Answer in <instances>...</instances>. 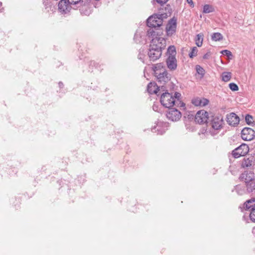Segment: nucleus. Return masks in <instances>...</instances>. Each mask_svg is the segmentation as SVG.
<instances>
[{"label": "nucleus", "instance_id": "obj_8", "mask_svg": "<svg viewBox=\"0 0 255 255\" xmlns=\"http://www.w3.org/2000/svg\"><path fill=\"white\" fill-rule=\"evenodd\" d=\"M177 20L173 17L170 19L166 26V31L168 36L172 35L176 32Z\"/></svg>", "mask_w": 255, "mask_h": 255}, {"label": "nucleus", "instance_id": "obj_27", "mask_svg": "<svg viewBox=\"0 0 255 255\" xmlns=\"http://www.w3.org/2000/svg\"><path fill=\"white\" fill-rule=\"evenodd\" d=\"M201 98H195L192 99V103L195 106H200Z\"/></svg>", "mask_w": 255, "mask_h": 255}, {"label": "nucleus", "instance_id": "obj_3", "mask_svg": "<svg viewBox=\"0 0 255 255\" xmlns=\"http://www.w3.org/2000/svg\"><path fill=\"white\" fill-rule=\"evenodd\" d=\"M163 14H156L150 16L147 19V25L150 27V29H153L155 32H160V35L162 31L160 29H155L156 27H159L163 23Z\"/></svg>", "mask_w": 255, "mask_h": 255}, {"label": "nucleus", "instance_id": "obj_1", "mask_svg": "<svg viewBox=\"0 0 255 255\" xmlns=\"http://www.w3.org/2000/svg\"><path fill=\"white\" fill-rule=\"evenodd\" d=\"M160 33L152 29L147 30V35L152 38L148 52L150 61H155L159 59L161 55L162 50L165 47L166 40L160 36Z\"/></svg>", "mask_w": 255, "mask_h": 255}, {"label": "nucleus", "instance_id": "obj_31", "mask_svg": "<svg viewBox=\"0 0 255 255\" xmlns=\"http://www.w3.org/2000/svg\"><path fill=\"white\" fill-rule=\"evenodd\" d=\"M250 218L253 222L255 223V209L250 212Z\"/></svg>", "mask_w": 255, "mask_h": 255}, {"label": "nucleus", "instance_id": "obj_13", "mask_svg": "<svg viewBox=\"0 0 255 255\" xmlns=\"http://www.w3.org/2000/svg\"><path fill=\"white\" fill-rule=\"evenodd\" d=\"M227 122L229 125L235 126L240 122L239 118L234 113H232L227 116Z\"/></svg>", "mask_w": 255, "mask_h": 255}, {"label": "nucleus", "instance_id": "obj_40", "mask_svg": "<svg viewBox=\"0 0 255 255\" xmlns=\"http://www.w3.org/2000/svg\"><path fill=\"white\" fill-rule=\"evenodd\" d=\"M153 109L154 110H155V109H156V108H154V106H153Z\"/></svg>", "mask_w": 255, "mask_h": 255}, {"label": "nucleus", "instance_id": "obj_4", "mask_svg": "<svg viewBox=\"0 0 255 255\" xmlns=\"http://www.w3.org/2000/svg\"><path fill=\"white\" fill-rule=\"evenodd\" d=\"M175 99L173 96L168 92L163 93L161 95L160 103L165 108H170L175 106Z\"/></svg>", "mask_w": 255, "mask_h": 255}, {"label": "nucleus", "instance_id": "obj_32", "mask_svg": "<svg viewBox=\"0 0 255 255\" xmlns=\"http://www.w3.org/2000/svg\"><path fill=\"white\" fill-rule=\"evenodd\" d=\"M221 53L223 55H225L228 56L229 58L232 56V52L228 50H224L221 51Z\"/></svg>", "mask_w": 255, "mask_h": 255}, {"label": "nucleus", "instance_id": "obj_34", "mask_svg": "<svg viewBox=\"0 0 255 255\" xmlns=\"http://www.w3.org/2000/svg\"><path fill=\"white\" fill-rule=\"evenodd\" d=\"M156 1L158 3L161 5H162L166 3L168 1V0H156Z\"/></svg>", "mask_w": 255, "mask_h": 255}, {"label": "nucleus", "instance_id": "obj_26", "mask_svg": "<svg viewBox=\"0 0 255 255\" xmlns=\"http://www.w3.org/2000/svg\"><path fill=\"white\" fill-rule=\"evenodd\" d=\"M198 49L196 47H193L192 48L191 51L189 53V56L190 58H193L197 55Z\"/></svg>", "mask_w": 255, "mask_h": 255}, {"label": "nucleus", "instance_id": "obj_22", "mask_svg": "<svg viewBox=\"0 0 255 255\" xmlns=\"http://www.w3.org/2000/svg\"><path fill=\"white\" fill-rule=\"evenodd\" d=\"M231 76V72H223L222 75V80L224 82H228L230 80Z\"/></svg>", "mask_w": 255, "mask_h": 255}, {"label": "nucleus", "instance_id": "obj_24", "mask_svg": "<svg viewBox=\"0 0 255 255\" xmlns=\"http://www.w3.org/2000/svg\"><path fill=\"white\" fill-rule=\"evenodd\" d=\"M167 53L169 54V56H173V57H175L176 51L175 46H170L167 49Z\"/></svg>", "mask_w": 255, "mask_h": 255}, {"label": "nucleus", "instance_id": "obj_2", "mask_svg": "<svg viewBox=\"0 0 255 255\" xmlns=\"http://www.w3.org/2000/svg\"><path fill=\"white\" fill-rule=\"evenodd\" d=\"M153 69L158 82L161 84H165L170 80V75L163 68L161 63L156 64Z\"/></svg>", "mask_w": 255, "mask_h": 255}, {"label": "nucleus", "instance_id": "obj_36", "mask_svg": "<svg viewBox=\"0 0 255 255\" xmlns=\"http://www.w3.org/2000/svg\"><path fill=\"white\" fill-rule=\"evenodd\" d=\"M209 57V54L208 53H206L203 56V58L205 59H208Z\"/></svg>", "mask_w": 255, "mask_h": 255}, {"label": "nucleus", "instance_id": "obj_37", "mask_svg": "<svg viewBox=\"0 0 255 255\" xmlns=\"http://www.w3.org/2000/svg\"><path fill=\"white\" fill-rule=\"evenodd\" d=\"M2 6V2H0V8ZM3 9V8H1V9H0V12H2V9Z\"/></svg>", "mask_w": 255, "mask_h": 255}, {"label": "nucleus", "instance_id": "obj_38", "mask_svg": "<svg viewBox=\"0 0 255 255\" xmlns=\"http://www.w3.org/2000/svg\"><path fill=\"white\" fill-rule=\"evenodd\" d=\"M59 86L60 87H62L63 86V84L61 82H60L59 83Z\"/></svg>", "mask_w": 255, "mask_h": 255}, {"label": "nucleus", "instance_id": "obj_39", "mask_svg": "<svg viewBox=\"0 0 255 255\" xmlns=\"http://www.w3.org/2000/svg\"><path fill=\"white\" fill-rule=\"evenodd\" d=\"M153 109L154 110H155V109H156V108H154V106H153Z\"/></svg>", "mask_w": 255, "mask_h": 255}, {"label": "nucleus", "instance_id": "obj_15", "mask_svg": "<svg viewBox=\"0 0 255 255\" xmlns=\"http://www.w3.org/2000/svg\"><path fill=\"white\" fill-rule=\"evenodd\" d=\"M147 92L150 94H157L159 90V87L154 82H150L147 87Z\"/></svg>", "mask_w": 255, "mask_h": 255}, {"label": "nucleus", "instance_id": "obj_18", "mask_svg": "<svg viewBox=\"0 0 255 255\" xmlns=\"http://www.w3.org/2000/svg\"><path fill=\"white\" fill-rule=\"evenodd\" d=\"M181 97V94L179 93L176 92L174 94V96L173 97L174 98V99H175V106H177V107L179 106V105H180V107H184L185 104L181 102V101H180V97Z\"/></svg>", "mask_w": 255, "mask_h": 255}, {"label": "nucleus", "instance_id": "obj_19", "mask_svg": "<svg viewBox=\"0 0 255 255\" xmlns=\"http://www.w3.org/2000/svg\"><path fill=\"white\" fill-rule=\"evenodd\" d=\"M253 161L249 158L244 159L242 162V166L244 168H248L252 166Z\"/></svg>", "mask_w": 255, "mask_h": 255}, {"label": "nucleus", "instance_id": "obj_17", "mask_svg": "<svg viewBox=\"0 0 255 255\" xmlns=\"http://www.w3.org/2000/svg\"><path fill=\"white\" fill-rule=\"evenodd\" d=\"M245 186L248 193H255V179L246 184Z\"/></svg>", "mask_w": 255, "mask_h": 255}, {"label": "nucleus", "instance_id": "obj_10", "mask_svg": "<svg viewBox=\"0 0 255 255\" xmlns=\"http://www.w3.org/2000/svg\"><path fill=\"white\" fill-rule=\"evenodd\" d=\"M240 180L245 183V184L255 180V173L251 171H245L240 176Z\"/></svg>", "mask_w": 255, "mask_h": 255}, {"label": "nucleus", "instance_id": "obj_12", "mask_svg": "<svg viewBox=\"0 0 255 255\" xmlns=\"http://www.w3.org/2000/svg\"><path fill=\"white\" fill-rule=\"evenodd\" d=\"M68 1L61 0L58 3V9L62 13H67L70 11L71 6Z\"/></svg>", "mask_w": 255, "mask_h": 255}, {"label": "nucleus", "instance_id": "obj_20", "mask_svg": "<svg viewBox=\"0 0 255 255\" xmlns=\"http://www.w3.org/2000/svg\"><path fill=\"white\" fill-rule=\"evenodd\" d=\"M203 34L202 33L198 34L195 39L196 44L198 47H201L203 43Z\"/></svg>", "mask_w": 255, "mask_h": 255}, {"label": "nucleus", "instance_id": "obj_28", "mask_svg": "<svg viewBox=\"0 0 255 255\" xmlns=\"http://www.w3.org/2000/svg\"><path fill=\"white\" fill-rule=\"evenodd\" d=\"M229 88L233 91H237L239 90V87L238 85L234 83H230L229 84Z\"/></svg>", "mask_w": 255, "mask_h": 255}, {"label": "nucleus", "instance_id": "obj_25", "mask_svg": "<svg viewBox=\"0 0 255 255\" xmlns=\"http://www.w3.org/2000/svg\"><path fill=\"white\" fill-rule=\"evenodd\" d=\"M213 11H214V8L212 6H211L209 4H205L204 5L203 10V13H208L210 12H212Z\"/></svg>", "mask_w": 255, "mask_h": 255}, {"label": "nucleus", "instance_id": "obj_23", "mask_svg": "<svg viewBox=\"0 0 255 255\" xmlns=\"http://www.w3.org/2000/svg\"><path fill=\"white\" fill-rule=\"evenodd\" d=\"M196 70L197 73L200 75V78H203L205 73V70L200 65H196Z\"/></svg>", "mask_w": 255, "mask_h": 255}, {"label": "nucleus", "instance_id": "obj_29", "mask_svg": "<svg viewBox=\"0 0 255 255\" xmlns=\"http://www.w3.org/2000/svg\"><path fill=\"white\" fill-rule=\"evenodd\" d=\"M245 120H246L247 124L248 125H251L253 123V117L249 115H246V116L245 117Z\"/></svg>", "mask_w": 255, "mask_h": 255}, {"label": "nucleus", "instance_id": "obj_7", "mask_svg": "<svg viewBox=\"0 0 255 255\" xmlns=\"http://www.w3.org/2000/svg\"><path fill=\"white\" fill-rule=\"evenodd\" d=\"M241 137L244 140H251L255 137V131L250 128H245L242 130Z\"/></svg>", "mask_w": 255, "mask_h": 255}, {"label": "nucleus", "instance_id": "obj_11", "mask_svg": "<svg viewBox=\"0 0 255 255\" xmlns=\"http://www.w3.org/2000/svg\"><path fill=\"white\" fill-rule=\"evenodd\" d=\"M208 116V113L204 110L199 111L196 114L195 122L199 124L206 123Z\"/></svg>", "mask_w": 255, "mask_h": 255}, {"label": "nucleus", "instance_id": "obj_33", "mask_svg": "<svg viewBox=\"0 0 255 255\" xmlns=\"http://www.w3.org/2000/svg\"><path fill=\"white\" fill-rule=\"evenodd\" d=\"M68 2L71 4H76L80 2H83V0H67Z\"/></svg>", "mask_w": 255, "mask_h": 255}, {"label": "nucleus", "instance_id": "obj_9", "mask_svg": "<svg viewBox=\"0 0 255 255\" xmlns=\"http://www.w3.org/2000/svg\"><path fill=\"white\" fill-rule=\"evenodd\" d=\"M169 110L166 114V117L168 119L171 121H177L181 117L180 112L175 108H169Z\"/></svg>", "mask_w": 255, "mask_h": 255}, {"label": "nucleus", "instance_id": "obj_16", "mask_svg": "<svg viewBox=\"0 0 255 255\" xmlns=\"http://www.w3.org/2000/svg\"><path fill=\"white\" fill-rule=\"evenodd\" d=\"M244 205L247 210H248L250 212L253 211V210L255 209V198L247 201Z\"/></svg>", "mask_w": 255, "mask_h": 255}, {"label": "nucleus", "instance_id": "obj_6", "mask_svg": "<svg viewBox=\"0 0 255 255\" xmlns=\"http://www.w3.org/2000/svg\"><path fill=\"white\" fill-rule=\"evenodd\" d=\"M224 124L223 117L222 116H213L211 121L213 129L216 130L221 129Z\"/></svg>", "mask_w": 255, "mask_h": 255}, {"label": "nucleus", "instance_id": "obj_21", "mask_svg": "<svg viewBox=\"0 0 255 255\" xmlns=\"http://www.w3.org/2000/svg\"><path fill=\"white\" fill-rule=\"evenodd\" d=\"M223 39V35L219 32L214 33L212 35V39L215 41H220Z\"/></svg>", "mask_w": 255, "mask_h": 255}, {"label": "nucleus", "instance_id": "obj_30", "mask_svg": "<svg viewBox=\"0 0 255 255\" xmlns=\"http://www.w3.org/2000/svg\"><path fill=\"white\" fill-rule=\"evenodd\" d=\"M200 107H203L207 105L209 103V100L205 98H201Z\"/></svg>", "mask_w": 255, "mask_h": 255}, {"label": "nucleus", "instance_id": "obj_14", "mask_svg": "<svg viewBox=\"0 0 255 255\" xmlns=\"http://www.w3.org/2000/svg\"><path fill=\"white\" fill-rule=\"evenodd\" d=\"M167 67L171 70H174L177 68V60L175 57L169 56L166 60Z\"/></svg>", "mask_w": 255, "mask_h": 255}, {"label": "nucleus", "instance_id": "obj_5", "mask_svg": "<svg viewBox=\"0 0 255 255\" xmlns=\"http://www.w3.org/2000/svg\"><path fill=\"white\" fill-rule=\"evenodd\" d=\"M249 148L246 144H242L238 147L233 150L232 155L236 158H239L240 156H244L248 153Z\"/></svg>", "mask_w": 255, "mask_h": 255}, {"label": "nucleus", "instance_id": "obj_35", "mask_svg": "<svg viewBox=\"0 0 255 255\" xmlns=\"http://www.w3.org/2000/svg\"><path fill=\"white\" fill-rule=\"evenodd\" d=\"M187 2L190 4V6L191 7H194V3H193V2L192 1V0H187Z\"/></svg>", "mask_w": 255, "mask_h": 255}]
</instances>
